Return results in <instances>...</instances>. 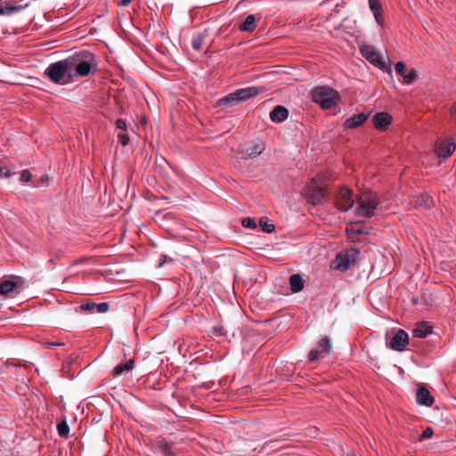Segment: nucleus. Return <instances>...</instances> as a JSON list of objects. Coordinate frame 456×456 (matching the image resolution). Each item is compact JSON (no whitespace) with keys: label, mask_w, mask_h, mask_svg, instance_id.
I'll list each match as a JSON object with an SVG mask.
<instances>
[{"label":"nucleus","mask_w":456,"mask_h":456,"mask_svg":"<svg viewBox=\"0 0 456 456\" xmlns=\"http://www.w3.org/2000/svg\"><path fill=\"white\" fill-rule=\"evenodd\" d=\"M68 60L72 80L74 77L88 76L97 66L94 55L86 51L69 56Z\"/></svg>","instance_id":"nucleus-1"},{"label":"nucleus","mask_w":456,"mask_h":456,"mask_svg":"<svg viewBox=\"0 0 456 456\" xmlns=\"http://www.w3.org/2000/svg\"><path fill=\"white\" fill-rule=\"evenodd\" d=\"M45 75L53 83L68 85L72 81L68 58L51 63L45 70Z\"/></svg>","instance_id":"nucleus-2"},{"label":"nucleus","mask_w":456,"mask_h":456,"mask_svg":"<svg viewBox=\"0 0 456 456\" xmlns=\"http://www.w3.org/2000/svg\"><path fill=\"white\" fill-rule=\"evenodd\" d=\"M312 100L323 110H330L335 106L339 99L336 90L329 86H316L312 92Z\"/></svg>","instance_id":"nucleus-3"},{"label":"nucleus","mask_w":456,"mask_h":456,"mask_svg":"<svg viewBox=\"0 0 456 456\" xmlns=\"http://www.w3.org/2000/svg\"><path fill=\"white\" fill-rule=\"evenodd\" d=\"M379 205L378 194L368 191L361 193L356 208V215L362 217H370L374 216Z\"/></svg>","instance_id":"nucleus-4"},{"label":"nucleus","mask_w":456,"mask_h":456,"mask_svg":"<svg viewBox=\"0 0 456 456\" xmlns=\"http://www.w3.org/2000/svg\"><path fill=\"white\" fill-rule=\"evenodd\" d=\"M260 93V90L256 86H249L240 88L233 93H231L224 97L218 100V106L224 108L232 106L240 102H245L248 99L256 97Z\"/></svg>","instance_id":"nucleus-5"},{"label":"nucleus","mask_w":456,"mask_h":456,"mask_svg":"<svg viewBox=\"0 0 456 456\" xmlns=\"http://www.w3.org/2000/svg\"><path fill=\"white\" fill-rule=\"evenodd\" d=\"M361 54L372 65L379 68L380 70L392 75V69L387 65L381 54L370 45H363L360 47Z\"/></svg>","instance_id":"nucleus-6"},{"label":"nucleus","mask_w":456,"mask_h":456,"mask_svg":"<svg viewBox=\"0 0 456 456\" xmlns=\"http://www.w3.org/2000/svg\"><path fill=\"white\" fill-rule=\"evenodd\" d=\"M359 254L360 251L354 248L339 252L332 264L333 268L341 272L348 270L355 264Z\"/></svg>","instance_id":"nucleus-7"},{"label":"nucleus","mask_w":456,"mask_h":456,"mask_svg":"<svg viewBox=\"0 0 456 456\" xmlns=\"http://www.w3.org/2000/svg\"><path fill=\"white\" fill-rule=\"evenodd\" d=\"M305 194L313 204H320L326 198L324 186L316 179H313L305 189Z\"/></svg>","instance_id":"nucleus-8"},{"label":"nucleus","mask_w":456,"mask_h":456,"mask_svg":"<svg viewBox=\"0 0 456 456\" xmlns=\"http://www.w3.org/2000/svg\"><path fill=\"white\" fill-rule=\"evenodd\" d=\"M335 204L338 209L342 212L351 209L354 205L351 191L346 187L340 188L336 196Z\"/></svg>","instance_id":"nucleus-9"},{"label":"nucleus","mask_w":456,"mask_h":456,"mask_svg":"<svg viewBox=\"0 0 456 456\" xmlns=\"http://www.w3.org/2000/svg\"><path fill=\"white\" fill-rule=\"evenodd\" d=\"M332 349L331 343L329 338H323L318 344L316 348L312 349L308 354V360L315 362L319 358L329 354Z\"/></svg>","instance_id":"nucleus-10"},{"label":"nucleus","mask_w":456,"mask_h":456,"mask_svg":"<svg viewBox=\"0 0 456 456\" xmlns=\"http://www.w3.org/2000/svg\"><path fill=\"white\" fill-rule=\"evenodd\" d=\"M409 336L403 330H398L389 342V346L395 351L402 352L408 344Z\"/></svg>","instance_id":"nucleus-11"},{"label":"nucleus","mask_w":456,"mask_h":456,"mask_svg":"<svg viewBox=\"0 0 456 456\" xmlns=\"http://www.w3.org/2000/svg\"><path fill=\"white\" fill-rule=\"evenodd\" d=\"M21 284L22 281L20 278L4 281L0 283V295L10 297L12 294L18 292V289L21 287Z\"/></svg>","instance_id":"nucleus-12"},{"label":"nucleus","mask_w":456,"mask_h":456,"mask_svg":"<svg viewBox=\"0 0 456 456\" xmlns=\"http://www.w3.org/2000/svg\"><path fill=\"white\" fill-rule=\"evenodd\" d=\"M456 145L453 142L443 141L436 145V152L439 158L446 159L455 151Z\"/></svg>","instance_id":"nucleus-13"},{"label":"nucleus","mask_w":456,"mask_h":456,"mask_svg":"<svg viewBox=\"0 0 456 456\" xmlns=\"http://www.w3.org/2000/svg\"><path fill=\"white\" fill-rule=\"evenodd\" d=\"M392 116L387 112H379L372 118L374 126L379 130H385L392 122Z\"/></svg>","instance_id":"nucleus-14"},{"label":"nucleus","mask_w":456,"mask_h":456,"mask_svg":"<svg viewBox=\"0 0 456 456\" xmlns=\"http://www.w3.org/2000/svg\"><path fill=\"white\" fill-rule=\"evenodd\" d=\"M416 400L419 405L424 406H431L434 403V398L430 395L429 391L424 387L418 388Z\"/></svg>","instance_id":"nucleus-15"},{"label":"nucleus","mask_w":456,"mask_h":456,"mask_svg":"<svg viewBox=\"0 0 456 456\" xmlns=\"http://www.w3.org/2000/svg\"><path fill=\"white\" fill-rule=\"evenodd\" d=\"M289 111L288 110L283 106H276L273 108V110L270 112V118L272 121L276 123H281L288 118Z\"/></svg>","instance_id":"nucleus-16"},{"label":"nucleus","mask_w":456,"mask_h":456,"mask_svg":"<svg viewBox=\"0 0 456 456\" xmlns=\"http://www.w3.org/2000/svg\"><path fill=\"white\" fill-rule=\"evenodd\" d=\"M157 448L160 456H176V449L175 445L165 440L159 441Z\"/></svg>","instance_id":"nucleus-17"},{"label":"nucleus","mask_w":456,"mask_h":456,"mask_svg":"<svg viewBox=\"0 0 456 456\" xmlns=\"http://www.w3.org/2000/svg\"><path fill=\"white\" fill-rule=\"evenodd\" d=\"M367 118H368V116L365 115L364 113L355 114V115L352 116L351 118L346 119V121L344 123V126L346 128H349V129L356 128L359 126H361L362 124H363L365 122V120L367 119Z\"/></svg>","instance_id":"nucleus-18"},{"label":"nucleus","mask_w":456,"mask_h":456,"mask_svg":"<svg viewBox=\"0 0 456 456\" xmlns=\"http://www.w3.org/2000/svg\"><path fill=\"white\" fill-rule=\"evenodd\" d=\"M265 149V145L263 142H254L244 151L249 158L253 159L262 154Z\"/></svg>","instance_id":"nucleus-19"},{"label":"nucleus","mask_w":456,"mask_h":456,"mask_svg":"<svg viewBox=\"0 0 456 456\" xmlns=\"http://www.w3.org/2000/svg\"><path fill=\"white\" fill-rule=\"evenodd\" d=\"M369 6L371 10L377 23L380 26L383 25V19L381 14V6L379 0H369Z\"/></svg>","instance_id":"nucleus-20"},{"label":"nucleus","mask_w":456,"mask_h":456,"mask_svg":"<svg viewBox=\"0 0 456 456\" xmlns=\"http://www.w3.org/2000/svg\"><path fill=\"white\" fill-rule=\"evenodd\" d=\"M289 285L291 291L297 293L304 288V280L300 274H292L289 277Z\"/></svg>","instance_id":"nucleus-21"},{"label":"nucleus","mask_w":456,"mask_h":456,"mask_svg":"<svg viewBox=\"0 0 456 456\" xmlns=\"http://www.w3.org/2000/svg\"><path fill=\"white\" fill-rule=\"evenodd\" d=\"M256 27L255 15H248L244 21L240 23L239 28L240 31L252 32Z\"/></svg>","instance_id":"nucleus-22"},{"label":"nucleus","mask_w":456,"mask_h":456,"mask_svg":"<svg viewBox=\"0 0 456 456\" xmlns=\"http://www.w3.org/2000/svg\"><path fill=\"white\" fill-rule=\"evenodd\" d=\"M134 368V359H130L128 360L125 363H120V364H118L114 370H113V373L114 375L116 376H120L122 375L124 372H129L131 371Z\"/></svg>","instance_id":"nucleus-23"},{"label":"nucleus","mask_w":456,"mask_h":456,"mask_svg":"<svg viewBox=\"0 0 456 456\" xmlns=\"http://www.w3.org/2000/svg\"><path fill=\"white\" fill-rule=\"evenodd\" d=\"M28 4H26L24 5H15V4H11L10 2L6 1L4 3V5H3L4 15H6V16L13 15V14L20 12L24 8L28 7Z\"/></svg>","instance_id":"nucleus-24"},{"label":"nucleus","mask_w":456,"mask_h":456,"mask_svg":"<svg viewBox=\"0 0 456 456\" xmlns=\"http://www.w3.org/2000/svg\"><path fill=\"white\" fill-rule=\"evenodd\" d=\"M431 333V327L425 322L419 323L412 330V334L416 338H425Z\"/></svg>","instance_id":"nucleus-25"},{"label":"nucleus","mask_w":456,"mask_h":456,"mask_svg":"<svg viewBox=\"0 0 456 456\" xmlns=\"http://www.w3.org/2000/svg\"><path fill=\"white\" fill-rule=\"evenodd\" d=\"M414 202L417 208L423 207L425 208H429L433 205L432 199L429 196L424 194L417 196Z\"/></svg>","instance_id":"nucleus-26"},{"label":"nucleus","mask_w":456,"mask_h":456,"mask_svg":"<svg viewBox=\"0 0 456 456\" xmlns=\"http://www.w3.org/2000/svg\"><path fill=\"white\" fill-rule=\"evenodd\" d=\"M204 37H205V36L201 33H200L192 37L191 46L195 51L200 50L202 44H203Z\"/></svg>","instance_id":"nucleus-27"},{"label":"nucleus","mask_w":456,"mask_h":456,"mask_svg":"<svg viewBox=\"0 0 456 456\" xmlns=\"http://www.w3.org/2000/svg\"><path fill=\"white\" fill-rule=\"evenodd\" d=\"M417 77L416 72L414 69H408L405 74L403 76V84L405 85H411L412 84Z\"/></svg>","instance_id":"nucleus-28"},{"label":"nucleus","mask_w":456,"mask_h":456,"mask_svg":"<svg viewBox=\"0 0 456 456\" xmlns=\"http://www.w3.org/2000/svg\"><path fill=\"white\" fill-rule=\"evenodd\" d=\"M57 430L61 437H67L69 433V427L65 421H61L58 424Z\"/></svg>","instance_id":"nucleus-29"},{"label":"nucleus","mask_w":456,"mask_h":456,"mask_svg":"<svg viewBox=\"0 0 456 456\" xmlns=\"http://www.w3.org/2000/svg\"><path fill=\"white\" fill-rule=\"evenodd\" d=\"M259 225L261 226L262 230L267 233H270L274 230V225L268 223L267 219L265 218L260 219Z\"/></svg>","instance_id":"nucleus-30"},{"label":"nucleus","mask_w":456,"mask_h":456,"mask_svg":"<svg viewBox=\"0 0 456 456\" xmlns=\"http://www.w3.org/2000/svg\"><path fill=\"white\" fill-rule=\"evenodd\" d=\"M79 309L84 312H94L95 309V303L86 302L79 305Z\"/></svg>","instance_id":"nucleus-31"},{"label":"nucleus","mask_w":456,"mask_h":456,"mask_svg":"<svg viewBox=\"0 0 456 456\" xmlns=\"http://www.w3.org/2000/svg\"><path fill=\"white\" fill-rule=\"evenodd\" d=\"M109 304L106 303V302H102V303H99V304H96L95 303V309L94 311L99 313V314H104L106 313L108 310H109Z\"/></svg>","instance_id":"nucleus-32"},{"label":"nucleus","mask_w":456,"mask_h":456,"mask_svg":"<svg viewBox=\"0 0 456 456\" xmlns=\"http://www.w3.org/2000/svg\"><path fill=\"white\" fill-rule=\"evenodd\" d=\"M395 69L396 71V73L400 76H403L405 74V72L408 70L404 65L403 62L402 61H399L395 64Z\"/></svg>","instance_id":"nucleus-33"},{"label":"nucleus","mask_w":456,"mask_h":456,"mask_svg":"<svg viewBox=\"0 0 456 456\" xmlns=\"http://www.w3.org/2000/svg\"><path fill=\"white\" fill-rule=\"evenodd\" d=\"M433 436V429L431 428H427L423 430L421 435L419 437V441H424L426 439L430 438Z\"/></svg>","instance_id":"nucleus-34"},{"label":"nucleus","mask_w":456,"mask_h":456,"mask_svg":"<svg viewBox=\"0 0 456 456\" xmlns=\"http://www.w3.org/2000/svg\"><path fill=\"white\" fill-rule=\"evenodd\" d=\"M242 225L246 228L254 229L256 227V223L253 218L247 217L243 219Z\"/></svg>","instance_id":"nucleus-35"},{"label":"nucleus","mask_w":456,"mask_h":456,"mask_svg":"<svg viewBox=\"0 0 456 456\" xmlns=\"http://www.w3.org/2000/svg\"><path fill=\"white\" fill-rule=\"evenodd\" d=\"M42 345L45 348H53L55 346H64V343H62V342H52V341H49V340H44L42 342Z\"/></svg>","instance_id":"nucleus-36"},{"label":"nucleus","mask_w":456,"mask_h":456,"mask_svg":"<svg viewBox=\"0 0 456 456\" xmlns=\"http://www.w3.org/2000/svg\"><path fill=\"white\" fill-rule=\"evenodd\" d=\"M32 175L28 170H23L20 175V180L24 183L30 181Z\"/></svg>","instance_id":"nucleus-37"},{"label":"nucleus","mask_w":456,"mask_h":456,"mask_svg":"<svg viewBox=\"0 0 456 456\" xmlns=\"http://www.w3.org/2000/svg\"><path fill=\"white\" fill-rule=\"evenodd\" d=\"M118 140L123 146H126L129 142V137L126 134H120L118 135Z\"/></svg>","instance_id":"nucleus-38"},{"label":"nucleus","mask_w":456,"mask_h":456,"mask_svg":"<svg viewBox=\"0 0 456 456\" xmlns=\"http://www.w3.org/2000/svg\"><path fill=\"white\" fill-rule=\"evenodd\" d=\"M116 126L121 130H126V122L124 119L118 118L116 120Z\"/></svg>","instance_id":"nucleus-39"},{"label":"nucleus","mask_w":456,"mask_h":456,"mask_svg":"<svg viewBox=\"0 0 456 456\" xmlns=\"http://www.w3.org/2000/svg\"><path fill=\"white\" fill-rule=\"evenodd\" d=\"M12 175V173L9 170H6L4 167H0V176L4 177H10Z\"/></svg>","instance_id":"nucleus-40"},{"label":"nucleus","mask_w":456,"mask_h":456,"mask_svg":"<svg viewBox=\"0 0 456 456\" xmlns=\"http://www.w3.org/2000/svg\"><path fill=\"white\" fill-rule=\"evenodd\" d=\"M351 232H353V233H354V234H362V233H365V232H364V229H363V228L351 229Z\"/></svg>","instance_id":"nucleus-41"},{"label":"nucleus","mask_w":456,"mask_h":456,"mask_svg":"<svg viewBox=\"0 0 456 456\" xmlns=\"http://www.w3.org/2000/svg\"><path fill=\"white\" fill-rule=\"evenodd\" d=\"M451 115L452 118L456 121V102L453 104V106L451 109Z\"/></svg>","instance_id":"nucleus-42"},{"label":"nucleus","mask_w":456,"mask_h":456,"mask_svg":"<svg viewBox=\"0 0 456 456\" xmlns=\"http://www.w3.org/2000/svg\"><path fill=\"white\" fill-rule=\"evenodd\" d=\"M133 0H121L119 2V5H122V6H127L129 5V4L132 2Z\"/></svg>","instance_id":"nucleus-43"},{"label":"nucleus","mask_w":456,"mask_h":456,"mask_svg":"<svg viewBox=\"0 0 456 456\" xmlns=\"http://www.w3.org/2000/svg\"><path fill=\"white\" fill-rule=\"evenodd\" d=\"M165 259H166V256H163L162 258L160 259L159 266H162L163 265Z\"/></svg>","instance_id":"nucleus-44"},{"label":"nucleus","mask_w":456,"mask_h":456,"mask_svg":"<svg viewBox=\"0 0 456 456\" xmlns=\"http://www.w3.org/2000/svg\"><path fill=\"white\" fill-rule=\"evenodd\" d=\"M0 15H4V7L0 6Z\"/></svg>","instance_id":"nucleus-45"}]
</instances>
